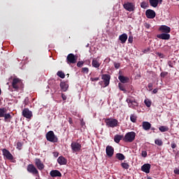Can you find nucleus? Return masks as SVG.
<instances>
[{
	"label": "nucleus",
	"instance_id": "obj_23",
	"mask_svg": "<svg viewBox=\"0 0 179 179\" xmlns=\"http://www.w3.org/2000/svg\"><path fill=\"white\" fill-rule=\"evenodd\" d=\"M142 127L144 131H149V129L152 128V124H150L149 122H143Z\"/></svg>",
	"mask_w": 179,
	"mask_h": 179
},
{
	"label": "nucleus",
	"instance_id": "obj_7",
	"mask_svg": "<svg viewBox=\"0 0 179 179\" xmlns=\"http://www.w3.org/2000/svg\"><path fill=\"white\" fill-rule=\"evenodd\" d=\"M123 8L128 12H134L135 10V3L127 1L123 4Z\"/></svg>",
	"mask_w": 179,
	"mask_h": 179
},
{
	"label": "nucleus",
	"instance_id": "obj_50",
	"mask_svg": "<svg viewBox=\"0 0 179 179\" xmlns=\"http://www.w3.org/2000/svg\"><path fill=\"white\" fill-rule=\"evenodd\" d=\"M148 89L150 90H152V89H153V84L152 83H149L148 84Z\"/></svg>",
	"mask_w": 179,
	"mask_h": 179
},
{
	"label": "nucleus",
	"instance_id": "obj_57",
	"mask_svg": "<svg viewBox=\"0 0 179 179\" xmlns=\"http://www.w3.org/2000/svg\"><path fill=\"white\" fill-rule=\"evenodd\" d=\"M174 173L175 174H179V169H175L174 170Z\"/></svg>",
	"mask_w": 179,
	"mask_h": 179
},
{
	"label": "nucleus",
	"instance_id": "obj_28",
	"mask_svg": "<svg viewBox=\"0 0 179 179\" xmlns=\"http://www.w3.org/2000/svg\"><path fill=\"white\" fill-rule=\"evenodd\" d=\"M3 118H4L5 122H10V120H12V115H10V113H6Z\"/></svg>",
	"mask_w": 179,
	"mask_h": 179
},
{
	"label": "nucleus",
	"instance_id": "obj_6",
	"mask_svg": "<svg viewBox=\"0 0 179 179\" xmlns=\"http://www.w3.org/2000/svg\"><path fill=\"white\" fill-rule=\"evenodd\" d=\"M126 101L130 108H135V107H138V106H139V103L134 97L127 98Z\"/></svg>",
	"mask_w": 179,
	"mask_h": 179
},
{
	"label": "nucleus",
	"instance_id": "obj_47",
	"mask_svg": "<svg viewBox=\"0 0 179 179\" xmlns=\"http://www.w3.org/2000/svg\"><path fill=\"white\" fill-rule=\"evenodd\" d=\"M92 82H97V80H100V78L99 77L96 78H91Z\"/></svg>",
	"mask_w": 179,
	"mask_h": 179
},
{
	"label": "nucleus",
	"instance_id": "obj_36",
	"mask_svg": "<svg viewBox=\"0 0 179 179\" xmlns=\"http://www.w3.org/2000/svg\"><path fill=\"white\" fill-rule=\"evenodd\" d=\"M155 143L158 146H162L163 145V141L161 139H156L155 141Z\"/></svg>",
	"mask_w": 179,
	"mask_h": 179
},
{
	"label": "nucleus",
	"instance_id": "obj_37",
	"mask_svg": "<svg viewBox=\"0 0 179 179\" xmlns=\"http://www.w3.org/2000/svg\"><path fill=\"white\" fill-rule=\"evenodd\" d=\"M149 6V4L148 3L143 1L141 3V8H143V9H146Z\"/></svg>",
	"mask_w": 179,
	"mask_h": 179
},
{
	"label": "nucleus",
	"instance_id": "obj_44",
	"mask_svg": "<svg viewBox=\"0 0 179 179\" xmlns=\"http://www.w3.org/2000/svg\"><path fill=\"white\" fill-rule=\"evenodd\" d=\"M141 156H142V157H147V156H148V152H146V151H142V152H141Z\"/></svg>",
	"mask_w": 179,
	"mask_h": 179
},
{
	"label": "nucleus",
	"instance_id": "obj_34",
	"mask_svg": "<svg viewBox=\"0 0 179 179\" xmlns=\"http://www.w3.org/2000/svg\"><path fill=\"white\" fill-rule=\"evenodd\" d=\"M121 166L122 167V169H124L125 170H128V169H129V164L127 162H122L121 164Z\"/></svg>",
	"mask_w": 179,
	"mask_h": 179
},
{
	"label": "nucleus",
	"instance_id": "obj_55",
	"mask_svg": "<svg viewBox=\"0 0 179 179\" xmlns=\"http://www.w3.org/2000/svg\"><path fill=\"white\" fill-rule=\"evenodd\" d=\"M59 155V154L58 153V152H53V155H54L55 157H58Z\"/></svg>",
	"mask_w": 179,
	"mask_h": 179
},
{
	"label": "nucleus",
	"instance_id": "obj_3",
	"mask_svg": "<svg viewBox=\"0 0 179 179\" xmlns=\"http://www.w3.org/2000/svg\"><path fill=\"white\" fill-rule=\"evenodd\" d=\"M105 122L108 128H115V127H118V120L115 118H107Z\"/></svg>",
	"mask_w": 179,
	"mask_h": 179
},
{
	"label": "nucleus",
	"instance_id": "obj_13",
	"mask_svg": "<svg viewBox=\"0 0 179 179\" xmlns=\"http://www.w3.org/2000/svg\"><path fill=\"white\" fill-rule=\"evenodd\" d=\"M3 156L7 159V160H13V155L10 153L9 150L4 148L2 150Z\"/></svg>",
	"mask_w": 179,
	"mask_h": 179
},
{
	"label": "nucleus",
	"instance_id": "obj_9",
	"mask_svg": "<svg viewBox=\"0 0 179 179\" xmlns=\"http://www.w3.org/2000/svg\"><path fill=\"white\" fill-rule=\"evenodd\" d=\"M35 166H36V168L40 171H43V170H44V167H45V166L44 165V163H43V162L40 158L35 159Z\"/></svg>",
	"mask_w": 179,
	"mask_h": 179
},
{
	"label": "nucleus",
	"instance_id": "obj_22",
	"mask_svg": "<svg viewBox=\"0 0 179 179\" xmlns=\"http://www.w3.org/2000/svg\"><path fill=\"white\" fill-rule=\"evenodd\" d=\"M50 175L51 177L55 178V177H62V173L58 170H52L50 171Z\"/></svg>",
	"mask_w": 179,
	"mask_h": 179
},
{
	"label": "nucleus",
	"instance_id": "obj_21",
	"mask_svg": "<svg viewBox=\"0 0 179 179\" xmlns=\"http://www.w3.org/2000/svg\"><path fill=\"white\" fill-rule=\"evenodd\" d=\"M149 2L150 6H152V8H157L159 3H162L163 0H149Z\"/></svg>",
	"mask_w": 179,
	"mask_h": 179
},
{
	"label": "nucleus",
	"instance_id": "obj_30",
	"mask_svg": "<svg viewBox=\"0 0 179 179\" xmlns=\"http://www.w3.org/2000/svg\"><path fill=\"white\" fill-rule=\"evenodd\" d=\"M6 114V108H0V118H3V117H5Z\"/></svg>",
	"mask_w": 179,
	"mask_h": 179
},
{
	"label": "nucleus",
	"instance_id": "obj_17",
	"mask_svg": "<svg viewBox=\"0 0 179 179\" xmlns=\"http://www.w3.org/2000/svg\"><path fill=\"white\" fill-rule=\"evenodd\" d=\"M159 30L162 33L169 34L170 33V31H171V28H170V27L166 25H162L161 27H159Z\"/></svg>",
	"mask_w": 179,
	"mask_h": 179
},
{
	"label": "nucleus",
	"instance_id": "obj_61",
	"mask_svg": "<svg viewBox=\"0 0 179 179\" xmlns=\"http://www.w3.org/2000/svg\"><path fill=\"white\" fill-rule=\"evenodd\" d=\"M176 1H179V0H176Z\"/></svg>",
	"mask_w": 179,
	"mask_h": 179
},
{
	"label": "nucleus",
	"instance_id": "obj_60",
	"mask_svg": "<svg viewBox=\"0 0 179 179\" xmlns=\"http://www.w3.org/2000/svg\"><path fill=\"white\" fill-rule=\"evenodd\" d=\"M1 93H2V90L0 88V96H1Z\"/></svg>",
	"mask_w": 179,
	"mask_h": 179
},
{
	"label": "nucleus",
	"instance_id": "obj_32",
	"mask_svg": "<svg viewBox=\"0 0 179 179\" xmlns=\"http://www.w3.org/2000/svg\"><path fill=\"white\" fill-rule=\"evenodd\" d=\"M159 130L161 132H167L169 131V127L167 126H161L159 127Z\"/></svg>",
	"mask_w": 179,
	"mask_h": 179
},
{
	"label": "nucleus",
	"instance_id": "obj_27",
	"mask_svg": "<svg viewBox=\"0 0 179 179\" xmlns=\"http://www.w3.org/2000/svg\"><path fill=\"white\" fill-rule=\"evenodd\" d=\"M124 141V136L123 135H118L116 134L114 136V141L115 142V143H118L119 142H120V141Z\"/></svg>",
	"mask_w": 179,
	"mask_h": 179
},
{
	"label": "nucleus",
	"instance_id": "obj_2",
	"mask_svg": "<svg viewBox=\"0 0 179 179\" xmlns=\"http://www.w3.org/2000/svg\"><path fill=\"white\" fill-rule=\"evenodd\" d=\"M12 87L15 90L18 91L19 89L23 87V82L20 78H14L12 81Z\"/></svg>",
	"mask_w": 179,
	"mask_h": 179
},
{
	"label": "nucleus",
	"instance_id": "obj_19",
	"mask_svg": "<svg viewBox=\"0 0 179 179\" xmlns=\"http://www.w3.org/2000/svg\"><path fill=\"white\" fill-rule=\"evenodd\" d=\"M157 38L160 40H170V34L167 33H162L157 35Z\"/></svg>",
	"mask_w": 179,
	"mask_h": 179
},
{
	"label": "nucleus",
	"instance_id": "obj_29",
	"mask_svg": "<svg viewBox=\"0 0 179 179\" xmlns=\"http://www.w3.org/2000/svg\"><path fill=\"white\" fill-rule=\"evenodd\" d=\"M118 87H119L120 90H121L124 93H127V89L125 88V85L124 84L119 83Z\"/></svg>",
	"mask_w": 179,
	"mask_h": 179
},
{
	"label": "nucleus",
	"instance_id": "obj_43",
	"mask_svg": "<svg viewBox=\"0 0 179 179\" xmlns=\"http://www.w3.org/2000/svg\"><path fill=\"white\" fill-rule=\"evenodd\" d=\"M83 64H85V62H78V63H77V66H78V68H82V66H83Z\"/></svg>",
	"mask_w": 179,
	"mask_h": 179
},
{
	"label": "nucleus",
	"instance_id": "obj_12",
	"mask_svg": "<svg viewBox=\"0 0 179 179\" xmlns=\"http://www.w3.org/2000/svg\"><path fill=\"white\" fill-rule=\"evenodd\" d=\"M22 115L24 118H27L28 120H31V117H33V112L29 110V108H24L22 110Z\"/></svg>",
	"mask_w": 179,
	"mask_h": 179
},
{
	"label": "nucleus",
	"instance_id": "obj_59",
	"mask_svg": "<svg viewBox=\"0 0 179 179\" xmlns=\"http://www.w3.org/2000/svg\"><path fill=\"white\" fill-rule=\"evenodd\" d=\"M151 130H152V131H155L156 129H155V127H152V128H151Z\"/></svg>",
	"mask_w": 179,
	"mask_h": 179
},
{
	"label": "nucleus",
	"instance_id": "obj_52",
	"mask_svg": "<svg viewBox=\"0 0 179 179\" xmlns=\"http://www.w3.org/2000/svg\"><path fill=\"white\" fill-rule=\"evenodd\" d=\"M62 99L64 101L66 100V95H65V94H62Z\"/></svg>",
	"mask_w": 179,
	"mask_h": 179
},
{
	"label": "nucleus",
	"instance_id": "obj_33",
	"mask_svg": "<svg viewBox=\"0 0 179 179\" xmlns=\"http://www.w3.org/2000/svg\"><path fill=\"white\" fill-rule=\"evenodd\" d=\"M136 120H138V116H136V115L131 114L130 115V121H131V122H136Z\"/></svg>",
	"mask_w": 179,
	"mask_h": 179
},
{
	"label": "nucleus",
	"instance_id": "obj_4",
	"mask_svg": "<svg viewBox=\"0 0 179 179\" xmlns=\"http://www.w3.org/2000/svg\"><path fill=\"white\" fill-rule=\"evenodd\" d=\"M46 139L49 142H52L53 143H57V142H58V137L55 136L52 131H50L46 134Z\"/></svg>",
	"mask_w": 179,
	"mask_h": 179
},
{
	"label": "nucleus",
	"instance_id": "obj_1",
	"mask_svg": "<svg viewBox=\"0 0 179 179\" xmlns=\"http://www.w3.org/2000/svg\"><path fill=\"white\" fill-rule=\"evenodd\" d=\"M136 137V133H135V131H129L124 136L123 142H126V143H131L135 141Z\"/></svg>",
	"mask_w": 179,
	"mask_h": 179
},
{
	"label": "nucleus",
	"instance_id": "obj_31",
	"mask_svg": "<svg viewBox=\"0 0 179 179\" xmlns=\"http://www.w3.org/2000/svg\"><path fill=\"white\" fill-rule=\"evenodd\" d=\"M116 157L118 160H125V156L122 153H117Z\"/></svg>",
	"mask_w": 179,
	"mask_h": 179
},
{
	"label": "nucleus",
	"instance_id": "obj_46",
	"mask_svg": "<svg viewBox=\"0 0 179 179\" xmlns=\"http://www.w3.org/2000/svg\"><path fill=\"white\" fill-rule=\"evenodd\" d=\"M24 106L29 105V97H26L24 101Z\"/></svg>",
	"mask_w": 179,
	"mask_h": 179
},
{
	"label": "nucleus",
	"instance_id": "obj_40",
	"mask_svg": "<svg viewBox=\"0 0 179 179\" xmlns=\"http://www.w3.org/2000/svg\"><path fill=\"white\" fill-rule=\"evenodd\" d=\"M81 72L83 73H89V68L87 67H83L81 70Z\"/></svg>",
	"mask_w": 179,
	"mask_h": 179
},
{
	"label": "nucleus",
	"instance_id": "obj_41",
	"mask_svg": "<svg viewBox=\"0 0 179 179\" xmlns=\"http://www.w3.org/2000/svg\"><path fill=\"white\" fill-rule=\"evenodd\" d=\"M167 75H169L168 72L162 71L160 74V76H161V78H166V76H167Z\"/></svg>",
	"mask_w": 179,
	"mask_h": 179
},
{
	"label": "nucleus",
	"instance_id": "obj_48",
	"mask_svg": "<svg viewBox=\"0 0 179 179\" xmlns=\"http://www.w3.org/2000/svg\"><path fill=\"white\" fill-rule=\"evenodd\" d=\"M157 55H158L159 58H164V55L162 52H157Z\"/></svg>",
	"mask_w": 179,
	"mask_h": 179
},
{
	"label": "nucleus",
	"instance_id": "obj_38",
	"mask_svg": "<svg viewBox=\"0 0 179 179\" xmlns=\"http://www.w3.org/2000/svg\"><path fill=\"white\" fill-rule=\"evenodd\" d=\"M144 103H145L146 107L149 108V107H150V106H152V101H150L149 99H145L144 101Z\"/></svg>",
	"mask_w": 179,
	"mask_h": 179
},
{
	"label": "nucleus",
	"instance_id": "obj_11",
	"mask_svg": "<svg viewBox=\"0 0 179 179\" xmlns=\"http://www.w3.org/2000/svg\"><path fill=\"white\" fill-rule=\"evenodd\" d=\"M66 59L67 64H76V61H78V57H75V55L70 53L68 55Z\"/></svg>",
	"mask_w": 179,
	"mask_h": 179
},
{
	"label": "nucleus",
	"instance_id": "obj_53",
	"mask_svg": "<svg viewBox=\"0 0 179 179\" xmlns=\"http://www.w3.org/2000/svg\"><path fill=\"white\" fill-rule=\"evenodd\" d=\"M69 122L70 125H72L73 124V121L72 120V117H69Z\"/></svg>",
	"mask_w": 179,
	"mask_h": 179
},
{
	"label": "nucleus",
	"instance_id": "obj_45",
	"mask_svg": "<svg viewBox=\"0 0 179 179\" xmlns=\"http://www.w3.org/2000/svg\"><path fill=\"white\" fill-rule=\"evenodd\" d=\"M128 41L130 43H132L134 42V37L132 36H129L128 38Z\"/></svg>",
	"mask_w": 179,
	"mask_h": 179
},
{
	"label": "nucleus",
	"instance_id": "obj_10",
	"mask_svg": "<svg viewBox=\"0 0 179 179\" xmlns=\"http://www.w3.org/2000/svg\"><path fill=\"white\" fill-rule=\"evenodd\" d=\"M101 79L103 80L105 87H107L110 85V80H111V76L110 74H102Z\"/></svg>",
	"mask_w": 179,
	"mask_h": 179
},
{
	"label": "nucleus",
	"instance_id": "obj_51",
	"mask_svg": "<svg viewBox=\"0 0 179 179\" xmlns=\"http://www.w3.org/2000/svg\"><path fill=\"white\" fill-rule=\"evenodd\" d=\"M168 65L170 66V68H173V62L171 61L168 62Z\"/></svg>",
	"mask_w": 179,
	"mask_h": 179
},
{
	"label": "nucleus",
	"instance_id": "obj_58",
	"mask_svg": "<svg viewBox=\"0 0 179 179\" xmlns=\"http://www.w3.org/2000/svg\"><path fill=\"white\" fill-rule=\"evenodd\" d=\"M145 27H146L147 29H149V28L150 27V24H145Z\"/></svg>",
	"mask_w": 179,
	"mask_h": 179
},
{
	"label": "nucleus",
	"instance_id": "obj_25",
	"mask_svg": "<svg viewBox=\"0 0 179 179\" xmlns=\"http://www.w3.org/2000/svg\"><path fill=\"white\" fill-rule=\"evenodd\" d=\"M118 79L121 82V83H128V82H129V78L124 76H119Z\"/></svg>",
	"mask_w": 179,
	"mask_h": 179
},
{
	"label": "nucleus",
	"instance_id": "obj_15",
	"mask_svg": "<svg viewBox=\"0 0 179 179\" xmlns=\"http://www.w3.org/2000/svg\"><path fill=\"white\" fill-rule=\"evenodd\" d=\"M106 152L108 157H113L114 155V148L111 145L106 146Z\"/></svg>",
	"mask_w": 179,
	"mask_h": 179
},
{
	"label": "nucleus",
	"instance_id": "obj_8",
	"mask_svg": "<svg viewBox=\"0 0 179 179\" xmlns=\"http://www.w3.org/2000/svg\"><path fill=\"white\" fill-rule=\"evenodd\" d=\"M27 170L28 173L33 174V176H39L38 170H37V168H36L32 164L27 166Z\"/></svg>",
	"mask_w": 179,
	"mask_h": 179
},
{
	"label": "nucleus",
	"instance_id": "obj_5",
	"mask_svg": "<svg viewBox=\"0 0 179 179\" xmlns=\"http://www.w3.org/2000/svg\"><path fill=\"white\" fill-rule=\"evenodd\" d=\"M71 146L73 152H80L82 150V144L79 143V140L72 142Z\"/></svg>",
	"mask_w": 179,
	"mask_h": 179
},
{
	"label": "nucleus",
	"instance_id": "obj_49",
	"mask_svg": "<svg viewBox=\"0 0 179 179\" xmlns=\"http://www.w3.org/2000/svg\"><path fill=\"white\" fill-rule=\"evenodd\" d=\"M171 146L172 149H176L177 148V144H176V143H171Z\"/></svg>",
	"mask_w": 179,
	"mask_h": 179
},
{
	"label": "nucleus",
	"instance_id": "obj_42",
	"mask_svg": "<svg viewBox=\"0 0 179 179\" xmlns=\"http://www.w3.org/2000/svg\"><path fill=\"white\" fill-rule=\"evenodd\" d=\"M114 66L115 68V69H120V66H121V64L120 63H117V62H114Z\"/></svg>",
	"mask_w": 179,
	"mask_h": 179
},
{
	"label": "nucleus",
	"instance_id": "obj_20",
	"mask_svg": "<svg viewBox=\"0 0 179 179\" xmlns=\"http://www.w3.org/2000/svg\"><path fill=\"white\" fill-rule=\"evenodd\" d=\"M57 163L60 164V166H65L68 163V160L64 156H60L57 159Z\"/></svg>",
	"mask_w": 179,
	"mask_h": 179
},
{
	"label": "nucleus",
	"instance_id": "obj_24",
	"mask_svg": "<svg viewBox=\"0 0 179 179\" xmlns=\"http://www.w3.org/2000/svg\"><path fill=\"white\" fill-rule=\"evenodd\" d=\"M119 40L121 41L122 44H125L127 40H128V35H127V34H122L119 36Z\"/></svg>",
	"mask_w": 179,
	"mask_h": 179
},
{
	"label": "nucleus",
	"instance_id": "obj_54",
	"mask_svg": "<svg viewBox=\"0 0 179 179\" xmlns=\"http://www.w3.org/2000/svg\"><path fill=\"white\" fill-rule=\"evenodd\" d=\"M80 125L81 127H84V125H85V121H83V119L80 120Z\"/></svg>",
	"mask_w": 179,
	"mask_h": 179
},
{
	"label": "nucleus",
	"instance_id": "obj_56",
	"mask_svg": "<svg viewBox=\"0 0 179 179\" xmlns=\"http://www.w3.org/2000/svg\"><path fill=\"white\" fill-rule=\"evenodd\" d=\"M157 92H158V90H157V88H156V89H154V90H153L152 93H153L154 94H156V93H157Z\"/></svg>",
	"mask_w": 179,
	"mask_h": 179
},
{
	"label": "nucleus",
	"instance_id": "obj_14",
	"mask_svg": "<svg viewBox=\"0 0 179 179\" xmlns=\"http://www.w3.org/2000/svg\"><path fill=\"white\" fill-rule=\"evenodd\" d=\"M145 16L148 19H155L156 17V12L152 9H148L145 11Z\"/></svg>",
	"mask_w": 179,
	"mask_h": 179
},
{
	"label": "nucleus",
	"instance_id": "obj_39",
	"mask_svg": "<svg viewBox=\"0 0 179 179\" xmlns=\"http://www.w3.org/2000/svg\"><path fill=\"white\" fill-rule=\"evenodd\" d=\"M22 146H23V143H22V142L17 143V149H18V150H22Z\"/></svg>",
	"mask_w": 179,
	"mask_h": 179
},
{
	"label": "nucleus",
	"instance_id": "obj_35",
	"mask_svg": "<svg viewBox=\"0 0 179 179\" xmlns=\"http://www.w3.org/2000/svg\"><path fill=\"white\" fill-rule=\"evenodd\" d=\"M57 76H59V78H61V79H64L65 78V73H64V72L59 71L57 73Z\"/></svg>",
	"mask_w": 179,
	"mask_h": 179
},
{
	"label": "nucleus",
	"instance_id": "obj_18",
	"mask_svg": "<svg viewBox=\"0 0 179 179\" xmlns=\"http://www.w3.org/2000/svg\"><path fill=\"white\" fill-rule=\"evenodd\" d=\"M92 65L93 68H96V69L100 68V65H101V64L99 62V57H96L92 59Z\"/></svg>",
	"mask_w": 179,
	"mask_h": 179
},
{
	"label": "nucleus",
	"instance_id": "obj_16",
	"mask_svg": "<svg viewBox=\"0 0 179 179\" xmlns=\"http://www.w3.org/2000/svg\"><path fill=\"white\" fill-rule=\"evenodd\" d=\"M152 165L150 164H145L141 166V170L143 173H146V174H149L150 173V168Z\"/></svg>",
	"mask_w": 179,
	"mask_h": 179
},
{
	"label": "nucleus",
	"instance_id": "obj_26",
	"mask_svg": "<svg viewBox=\"0 0 179 179\" xmlns=\"http://www.w3.org/2000/svg\"><path fill=\"white\" fill-rule=\"evenodd\" d=\"M60 87L62 92H66V90H68V87H69V85L66 82H61Z\"/></svg>",
	"mask_w": 179,
	"mask_h": 179
}]
</instances>
